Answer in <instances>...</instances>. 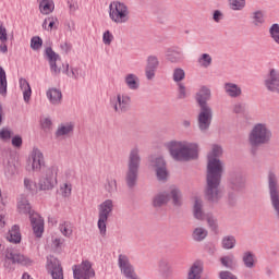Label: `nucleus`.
<instances>
[{"instance_id": "37", "label": "nucleus", "mask_w": 279, "mask_h": 279, "mask_svg": "<svg viewBox=\"0 0 279 279\" xmlns=\"http://www.w3.org/2000/svg\"><path fill=\"white\" fill-rule=\"evenodd\" d=\"M202 264L198 262L194 263L187 272V279H202Z\"/></svg>"}, {"instance_id": "53", "label": "nucleus", "mask_w": 279, "mask_h": 279, "mask_svg": "<svg viewBox=\"0 0 279 279\" xmlns=\"http://www.w3.org/2000/svg\"><path fill=\"white\" fill-rule=\"evenodd\" d=\"M10 138H12V131L8 128H2L0 130V140L10 141Z\"/></svg>"}, {"instance_id": "52", "label": "nucleus", "mask_w": 279, "mask_h": 279, "mask_svg": "<svg viewBox=\"0 0 279 279\" xmlns=\"http://www.w3.org/2000/svg\"><path fill=\"white\" fill-rule=\"evenodd\" d=\"M220 263L221 265H223V267H227V269H230V267H232V264L234 263V256L232 255L223 256L220 258Z\"/></svg>"}, {"instance_id": "3", "label": "nucleus", "mask_w": 279, "mask_h": 279, "mask_svg": "<svg viewBox=\"0 0 279 279\" xmlns=\"http://www.w3.org/2000/svg\"><path fill=\"white\" fill-rule=\"evenodd\" d=\"M166 147L173 160H177L178 162L195 160L199 151V146H197L196 143H189L186 141H171L166 144Z\"/></svg>"}, {"instance_id": "40", "label": "nucleus", "mask_w": 279, "mask_h": 279, "mask_svg": "<svg viewBox=\"0 0 279 279\" xmlns=\"http://www.w3.org/2000/svg\"><path fill=\"white\" fill-rule=\"evenodd\" d=\"M221 245L223 250H234L236 246V238H234V235H226L221 240Z\"/></svg>"}, {"instance_id": "14", "label": "nucleus", "mask_w": 279, "mask_h": 279, "mask_svg": "<svg viewBox=\"0 0 279 279\" xmlns=\"http://www.w3.org/2000/svg\"><path fill=\"white\" fill-rule=\"evenodd\" d=\"M132 102V98L125 94H118L116 98L111 101L114 112L118 114H123L130 110V104Z\"/></svg>"}, {"instance_id": "60", "label": "nucleus", "mask_w": 279, "mask_h": 279, "mask_svg": "<svg viewBox=\"0 0 279 279\" xmlns=\"http://www.w3.org/2000/svg\"><path fill=\"white\" fill-rule=\"evenodd\" d=\"M64 244V239H60V238H56L52 242L53 247H56V250H60V247H62V245Z\"/></svg>"}, {"instance_id": "57", "label": "nucleus", "mask_w": 279, "mask_h": 279, "mask_svg": "<svg viewBox=\"0 0 279 279\" xmlns=\"http://www.w3.org/2000/svg\"><path fill=\"white\" fill-rule=\"evenodd\" d=\"M219 278L220 279H239L236 276H234L232 272L228 270H222L219 272Z\"/></svg>"}, {"instance_id": "15", "label": "nucleus", "mask_w": 279, "mask_h": 279, "mask_svg": "<svg viewBox=\"0 0 279 279\" xmlns=\"http://www.w3.org/2000/svg\"><path fill=\"white\" fill-rule=\"evenodd\" d=\"M2 165L5 178L8 180H12L19 171V167L16 166V158H14L12 155H9L3 159Z\"/></svg>"}, {"instance_id": "34", "label": "nucleus", "mask_w": 279, "mask_h": 279, "mask_svg": "<svg viewBox=\"0 0 279 279\" xmlns=\"http://www.w3.org/2000/svg\"><path fill=\"white\" fill-rule=\"evenodd\" d=\"M81 69L80 66H69V63L62 64V72L68 75V77H71L72 80H80V73Z\"/></svg>"}, {"instance_id": "17", "label": "nucleus", "mask_w": 279, "mask_h": 279, "mask_svg": "<svg viewBox=\"0 0 279 279\" xmlns=\"http://www.w3.org/2000/svg\"><path fill=\"white\" fill-rule=\"evenodd\" d=\"M46 56L49 60L52 75H60V73H62V66L58 65V62H60V54L56 53L53 49L48 47L46 48Z\"/></svg>"}, {"instance_id": "18", "label": "nucleus", "mask_w": 279, "mask_h": 279, "mask_svg": "<svg viewBox=\"0 0 279 279\" xmlns=\"http://www.w3.org/2000/svg\"><path fill=\"white\" fill-rule=\"evenodd\" d=\"M158 66H160V61L156 56H149L146 60L145 66V75L146 80L151 81L156 77V72L158 71Z\"/></svg>"}, {"instance_id": "20", "label": "nucleus", "mask_w": 279, "mask_h": 279, "mask_svg": "<svg viewBox=\"0 0 279 279\" xmlns=\"http://www.w3.org/2000/svg\"><path fill=\"white\" fill-rule=\"evenodd\" d=\"M75 131V123L63 122L60 123L54 132L56 138H69Z\"/></svg>"}, {"instance_id": "36", "label": "nucleus", "mask_w": 279, "mask_h": 279, "mask_svg": "<svg viewBox=\"0 0 279 279\" xmlns=\"http://www.w3.org/2000/svg\"><path fill=\"white\" fill-rule=\"evenodd\" d=\"M0 95L1 97L8 96V75L3 66H0Z\"/></svg>"}, {"instance_id": "61", "label": "nucleus", "mask_w": 279, "mask_h": 279, "mask_svg": "<svg viewBox=\"0 0 279 279\" xmlns=\"http://www.w3.org/2000/svg\"><path fill=\"white\" fill-rule=\"evenodd\" d=\"M215 23H219V21H221V19H223V14L221 13V11L216 10L214 12V16H213Z\"/></svg>"}, {"instance_id": "45", "label": "nucleus", "mask_w": 279, "mask_h": 279, "mask_svg": "<svg viewBox=\"0 0 279 279\" xmlns=\"http://www.w3.org/2000/svg\"><path fill=\"white\" fill-rule=\"evenodd\" d=\"M198 64L201 66H203V69H208V66H210V64H213V57H210V54H208V53H203L198 58Z\"/></svg>"}, {"instance_id": "32", "label": "nucleus", "mask_w": 279, "mask_h": 279, "mask_svg": "<svg viewBox=\"0 0 279 279\" xmlns=\"http://www.w3.org/2000/svg\"><path fill=\"white\" fill-rule=\"evenodd\" d=\"M20 88L23 92L24 101L29 104V99H32V86H29V82L25 78H20Z\"/></svg>"}, {"instance_id": "47", "label": "nucleus", "mask_w": 279, "mask_h": 279, "mask_svg": "<svg viewBox=\"0 0 279 279\" xmlns=\"http://www.w3.org/2000/svg\"><path fill=\"white\" fill-rule=\"evenodd\" d=\"M73 191V186L71 185V183H63L60 186V192L62 197H71V192Z\"/></svg>"}, {"instance_id": "24", "label": "nucleus", "mask_w": 279, "mask_h": 279, "mask_svg": "<svg viewBox=\"0 0 279 279\" xmlns=\"http://www.w3.org/2000/svg\"><path fill=\"white\" fill-rule=\"evenodd\" d=\"M193 215L198 221H204L206 219V214H204V202L199 197L194 198Z\"/></svg>"}, {"instance_id": "21", "label": "nucleus", "mask_w": 279, "mask_h": 279, "mask_svg": "<svg viewBox=\"0 0 279 279\" xmlns=\"http://www.w3.org/2000/svg\"><path fill=\"white\" fill-rule=\"evenodd\" d=\"M31 160L33 171H40V169L45 167V156L43 155V151H40V149L38 148H33V151L31 154Z\"/></svg>"}, {"instance_id": "30", "label": "nucleus", "mask_w": 279, "mask_h": 279, "mask_svg": "<svg viewBox=\"0 0 279 279\" xmlns=\"http://www.w3.org/2000/svg\"><path fill=\"white\" fill-rule=\"evenodd\" d=\"M39 3V12L40 14L48 15L56 10V4L53 0H37Z\"/></svg>"}, {"instance_id": "16", "label": "nucleus", "mask_w": 279, "mask_h": 279, "mask_svg": "<svg viewBox=\"0 0 279 279\" xmlns=\"http://www.w3.org/2000/svg\"><path fill=\"white\" fill-rule=\"evenodd\" d=\"M154 167H155L157 180L159 182H167L169 178V170L167 169V161H165V158L157 157L154 160Z\"/></svg>"}, {"instance_id": "43", "label": "nucleus", "mask_w": 279, "mask_h": 279, "mask_svg": "<svg viewBox=\"0 0 279 279\" xmlns=\"http://www.w3.org/2000/svg\"><path fill=\"white\" fill-rule=\"evenodd\" d=\"M24 187L26 191H28V193H37L38 191V185L35 183L34 180L29 179V178H24Z\"/></svg>"}, {"instance_id": "62", "label": "nucleus", "mask_w": 279, "mask_h": 279, "mask_svg": "<svg viewBox=\"0 0 279 279\" xmlns=\"http://www.w3.org/2000/svg\"><path fill=\"white\" fill-rule=\"evenodd\" d=\"M244 110H245V107H243L242 104H236L233 107V111L235 112V114H241Z\"/></svg>"}, {"instance_id": "35", "label": "nucleus", "mask_w": 279, "mask_h": 279, "mask_svg": "<svg viewBox=\"0 0 279 279\" xmlns=\"http://www.w3.org/2000/svg\"><path fill=\"white\" fill-rule=\"evenodd\" d=\"M169 199L172 198L173 206L180 207L182 206V192L178 187H170Z\"/></svg>"}, {"instance_id": "38", "label": "nucleus", "mask_w": 279, "mask_h": 279, "mask_svg": "<svg viewBox=\"0 0 279 279\" xmlns=\"http://www.w3.org/2000/svg\"><path fill=\"white\" fill-rule=\"evenodd\" d=\"M41 27L46 32H52V29H58V17L56 16L46 17L41 24Z\"/></svg>"}, {"instance_id": "2", "label": "nucleus", "mask_w": 279, "mask_h": 279, "mask_svg": "<svg viewBox=\"0 0 279 279\" xmlns=\"http://www.w3.org/2000/svg\"><path fill=\"white\" fill-rule=\"evenodd\" d=\"M211 97L213 93L207 86H202L195 94V101L199 108L197 123L201 132H208V130H210V124L213 123V108L208 105Z\"/></svg>"}, {"instance_id": "39", "label": "nucleus", "mask_w": 279, "mask_h": 279, "mask_svg": "<svg viewBox=\"0 0 279 279\" xmlns=\"http://www.w3.org/2000/svg\"><path fill=\"white\" fill-rule=\"evenodd\" d=\"M251 21L252 25L255 27H263V24L265 23V14H263L262 11H255L252 13Z\"/></svg>"}, {"instance_id": "12", "label": "nucleus", "mask_w": 279, "mask_h": 279, "mask_svg": "<svg viewBox=\"0 0 279 279\" xmlns=\"http://www.w3.org/2000/svg\"><path fill=\"white\" fill-rule=\"evenodd\" d=\"M118 267L125 278L138 279V276H136V270L134 269V265H132V262H130V257H128V255L120 254L118 256Z\"/></svg>"}, {"instance_id": "7", "label": "nucleus", "mask_w": 279, "mask_h": 279, "mask_svg": "<svg viewBox=\"0 0 279 279\" xmlns=\"http://www.w3.org/2000/svg\"><path fill=\"white\" fill-rule=\"evenodd\" d=\"M114 210V202L112 199H106L100 205H98V230L102 236H106L108 230V218L112 215Z\"/></svg>"}, {"instance_id": "29", "label": "nucleus", "mask_w": 279, "mask_h": 279, "mask_svg": "<svg viewBox=\"0 0 279 279\" xmlns=\"http://www.w3.org/2000/svg\"><path fill=\"white\" fill-rule=\"evenodd\" d=\"M192 239L195 243H202V241H206L208 239V229L204 227H196L192 231Z\"/></svg>"}, {"instance_id": "41", "label": "nucleus", "mask_w": 279, "mask_h": 279, "mask_svg": "<svg viewBox=\"0 0 279 279\" xmlns=\"http://www.w3.org/2000/svg\"><path fill=\"white\" fill-rule=\"evenodd\" d=\"M59 230L61 234H63V236H66L68 239L73 235V225L71 222L65 221L59 225Z\"/></svg>"}, {"instance_id": "56", "label": "nucleus", "mask_w": 279, "mask_h": 279, "mask_svg": "<svg viewBox=\"0 0 279 279\" xmlns=\"http://www.w3.org/2000/svg\"><path fill=\"white\" fill-rule=\"evenodd\" d=\"M159 269L162 274H169L171 271V264H169L166 259L159 262Z\"/></svg>"}, {"instance_id": "11", "label": "nucleus", "mask_w": 279, "mask_h": 279, "mask_svg": "<svg viewBox=\"0 0 279 279\" xmlns=\"http://www.w3.org/2000/svg\"><path fill=\"white\" fill-rule=\"evenodd\" d=\"M75 279H90L95 278V269L89 260H83L78 265L72 267Z\"/></svg>"}, {"instance_id": "64", "label": "nucleus", "mask_w": 279, "mask_h": 279, "mask_svg": "<svg viewBox=\"0 0 279 279\" xmlns=\"http://www.w3.org/2000/svg\"><path fill=\"white\" fill-rule=\"evenodd\" d=\"M0 51L1 53H8V45L5 43L1 41Z\"/></svg>"}, {"instance_id": "22", "label": "nucleus", "mask_w": 279, "mask_h": 279, "mask_svg": "<svg viewBox=\"0 0 279 279\" xmlns=\"http://www.w3.org/2000/svg\"><path fill=\"white\" fill-rule=\"evenodd\" d=\"M154 208H162L169 204V192L162 191L158 192L151 199Z\"/></svg>"}, {"instance_id": "49", "label": "nucleus", "mask_w": 279, "mask_h": 279, "mask_svg": "<svg viewBox=\"0 0 279 279\" xmlns=\"http://www.w3.org/2000/svg\"><path fill=\"white\" fill-rule=\"evenodd\" d=\"M40 47H43V38L35 36L31 39V48L34 51H38V49H40Z\"/></svg>"}, {"instance_id": "23", "label": "nucleus", "mask_w": 279, "mask_h": 279, "mask_svg": "<svg viewBox=\"0 0 279 279\" xmlns=\"http://www.w3.org/2000/svg\"><path fill=\"white\" fill-rule=\"evenodd\" d=\"M223 89L226 95L232 99H236L243 95V89H241V86L235 83H225Z\"/></svg>"}, {"instance_id": "54", "label": "nucleus", "mask_w": 279, "mask_h": 279, "mask_svg": "<svg viewBox=\"0 0 279 279\" xmlns=\"http://www.w3.org/2000/svg\"><path fill=\"white\" fill-rule=\"evenodd\" d=\"M178 99H186L189 97V94H186V86L183 85V83L178 84Z\"/></svg>"}, {"instance_id": "42", "label": "nucleus", "mask_w": 279, "mask_h": 279, "mask_svg": "<svg viewBox=\"0 0 279 279\" xmlns=\"http://www.w3.org/2000/svg\"><path fill=\"white\" fill-rule=\"evenodd\" d=\"M205 219L211 232H217V230H219V223L217 221V218L213 216V214H207L205 216Z\"/></svg>"}, {"instance_id": "48", "label": "nucleus", "mask_w": 279, "mask_h": 279, "mask_svg": "<svg viewBox=\"0 0 279 279\" xmlns=\"http://www.w3.org/2000/svg\"><path fill=\"white\" fill-rule=\"evenodd\" d=\"M231 10H243L245 8V0H229Z\"/></svg>"}, {"instance_id": "46", "label": "nucleus", "mask_w": 279, "mask_h": 279, "mask_svg": "<svg viewBox=\"0 0 279 279\" xmlns=\"http://www.w3.org/2000/svg\"><path fill=\"white\" fill-rule=\"evenodd\" d=\"M269 35L270 38L276 43V45H279V25L272 24L269 28Z\"/></svg>"}, {"instance_id": "44", "label": "nucleus", "mask_w": 279, "mask_h": 279, "mask_svg": "<svg viewBox=\"0 0 279 279\" xmlns=\"http://www.w3.org/2000/svg\"><path fill=\"white\" fill-rule=\"evenodd\" d=\"M184 77H186V73L184 72L183 69L177 68L173 70V74H172L173 82H175L177 84H182L181 82L184 80Z\"/></svg>"}, {"instance_id": "1", "label": "nucleus", "mask_w": 279, "mask_h": 279, "mask_svg": "<svg viewBox=\"0 0 279 279\" xmlns=\"http://www.w3.org/2000/svg\"><path fill=\"white\" fill-rule=\"evenodd\" d=\"M222 154L223 149L215 145L208 155L206 197L211 204H217L223 197V191L220 187L223 175V162L218 159Z\"/></svg>"}, {"instance_id": "63", "label": "nucleus", "mask_w": 279, "mask_h": 279, "mask_svg": "<svg viewBox=\"0 0 279 279\" xmlns=\"http://www.w3.org/2000/svg\"><path fill=\"white\" fill-rule=\"evenodd\" d=\"M7 205H8V197H3L1 195V190H0V210H3Z\"/></svg>"}, {"instance_id": "51", "label": "nucleus", "mask_w": 279, "mask_h": 279, "mask_svg": "<svg viewBox=\"0 0 279 279\" xmlns=\"http://www.w3.org/2000/svg\"><path fill=\"white\" fill-rule=\"evenodd\" d=\"M112 40H114V35H112L110 31H106L102 35L104 45H107L108 47H110V45H112Z\"/></svg>"}, {"instance_id": "5", "label": "nucleus", "mask_w": 279, "mask_h": 279, "mask_svg": "<svg viewBox=\"0 0 279 279\" xmlns=\"http://www.w3.org/2000/svg\"><path fill=\"white\" fill-rule=\"evenodd\" d=\"M271 136V129L267 124L256 123L248 133V145L252 154H256L258 147L269 145Z\"/></svg>"}, {"instance_id": "59", "label": "nucleus", "mask_w": 279, "mask_h": 279, "mask_svg": "<svg viewBox=\"0 0 279 279\" xmlns=\"http://www.w3.org/2000/svg\"><path fill=\"white\" fill-rule=\"evenodd\" d=\"M13 147L21 148L23 146V137L15 135L11 141Z\"/></svg>"}, {"instance_id": "26", "label": "nucleus", "mask_w": 279, "mask_h": 279, "mask_svg": "<svg viewBox=\"0 0 279 279\" xmlns=\"http://www.w3.org/2000/svg\"><path fill=\"white\" fill-rule=\"evenodd\" d=\"M257 262L256 255L252 251H245L242 254V263L246 269H254Z\"/></svg>"}, {"instance_id": "19", "label": "nucleus", "mask_w": 279, "mask_h": 279, "mask_svg": "<svg viewBox=\"0 0 279 279\" xmlns=\"http://www.w3.org/2000/svg\"><path fill=\"white\" fill-rule=\"evenodd\" d=\"M5 258H8V260H11L14 265H22L23 267H31V265H34V260L16 252H8Z\"/></svg>"}, {"instance_id": "4", "label": "nucleus", "mask_w": 279, "mask_h": 279, "mask_svg": "<svg viewBox=\"0 0 279 279\" xmlns=\"http://www.w3.org/2000/svg\"><path fill=\"white\" fill-rule=\"evenodd\" d=\"M17 211L21 215H29L33 232L37 239H40V236H43V232H45V219H43L38 213L32 210V205L29 204L27 196L21 195L17 198Z\"/></svg>"}, {"instance_id": "8", "label": "nucleus", "mask_w": 279, "mask_h": 279, "mask_svg": "<svg viewBox=\"0 0 279 279\" xmlns=\"http://www.w3.org/2000/svg\"><path fill=\"white\" fill-rule=\"evenodd\" d=\"M109 19L118 25L130 21V8L121 1H113L109 5Z\"/></svg>"}, {"instance_id": "27", "label": "nucleus", "mask_w": 279, "mask_h": 279, "mask_svg": "<svg viewBox=\"0 0 279 279\" xmlns=\"http://www.w3.org/2000/svg\"><path fill=\"white\" fill-rule=\"evenodd\" d=\"M52 106H60L62 104V92L58 88H49L46 93Z\"/></svg>"}, {"instance_id": "13", "label": "nucleus", "mask_w": 279, "mask_h": 279, "mask_svg": "<svg viewBox=\"0 0 279 279\" xmlns=\"http://www.w3.org/2000/svg\"><path fill=\"white\" fill-rule=\"evenodd\" d=\"M46 269L51 275L52 279H64V271L62 270V265L60 259L53 255L47 257Z\"/></svg>"}, {"instance_id": "10", "label": "nucleus", "mask_w": 279, "mask_h": 279, "mask_svg": "<svg viewBox=\"0 0 279 279\" xmlns=\"http://www.w3.org/2000/svg\"><path fill=\"white\" fill-rule=\"evenodd\" d=\"M58 167L52 166L46 169L45 173L39 180L40 191H51L57 182Z\"/></svg>"}, {"instance_id": "50", "label": "nucleus", "mask_w": 279, "mask_h": 279, "mask_svg": "<svg viewBox=\"0 0 279 279\" xmlns=\"http://www.w3.org/2000/svg\"><path fill=\"white\" fill-rule=\"evenodd\" d=\"M107 193H116L117 191V180L111 179L107 180V184L105 185Z\"/></svg>"}, {"instance_id": "58", "label": "nucleus", "mask_w": 279, "mask_h": 279, "mask_svg": "<svg viewBox=\"0 0 279 279\" xmlns=\"http://www.w3.org/2000/svg\"><path fill=\"white\" fill-rule=\"evenodd\" d=\"M0 40L1 43H8V31L3 27L2 23H0Z\"/></svg>"}, {"instance_id": "9", "label": "nucleus", "mask_w": 279, "mask_h": 279, "mask_svg": "<svg viewBox=\"0 0 279 279\" xmlns=\"http://www.w3.org/2000/svg\"><path fill=\"white\" fill-rule=\"evenodd\" d=\"M268 191L272 207L279 217V185L278 177L274 172L268 173Z\"/></svg>"}, {"instance_id": "25", "label": "nucleus", "mask_w": 279, "mask_h": 279, "mask_svg": "<svg viewBox=\"0 0 279 279\" xmlns=\"http://www.w3.org/2000/svg\"><path fill=\"white\" fill-rule=\"evenodd\" d=\"M231 189L238 193L245 189V177L241 173H235L231 177Z\"/></svg>"}, {"instance_id": "28", "label": "nucleus", "mask_w": 279, "mask_h": 279, "mask_svg": "<svg viewBox=\"0 0 279 279\" xmlns=\"http://www.w3.org/2000/svg\"><path fill=\"white\" fill-rule=\"evenodd\" d=\"M184 59V54L182 53V50L170 48L167 51V60L168 62H171L172 64H178V62H182Z\"/></svg>"}, {"instance_id": "33", "label": "nucleus", "mask_w": 279, "mask_h": 279, "mask_svg": "<svg viewBox=\"0 0 279 279\" xmlns=\"http://www.w3.org/2000/svg\"><path fill=\"white\" fill-rule=\"evenodd\" d=\"M7 240L10 243H21V228L14 225L7 234Z\"/></svg>"}, {"instance_id": "55", "label": "nucleus", "mask_w": 279, "mask_h": 279, "mask_svg": "<svg viewBox=\"0 0 279 279\" xmlns=\"http://www.w3.org/2000/svg\"><path fill=\"white\" fill-rule=\"evenodd\" d=\"M40 125L44 132H49V130H51V125H53V123L51 122V119L49 118H44L40 121Z\"/></svg>"}, {"instance_id": "31", "label": "nucleus", "mask_w": 279, "mask_h": 279, "mask_svg": "<svg viewBox=\"0 0 279 279\" xmlns=\"http://www.w3.org/2000/svg\"><path fill=\"white\" fill-rule=\"evenodd\" d=\"M124 83L126 84L130 90H138L141 86V81L136 74H126L124 77Z\"/></svg>"}, {"instance_id": "6", "label": "nucleus", "mask_w": 279, "mask_h": 279, "mask_svg": "<svg viewBox=\"0 0 279 279\" xmlns=\"http://www.w3.org/2000/svg\"><path fill=\"white\" fill-rule=\"evenodd\" d=\"M141 168V149L134 147L131 149L125 171V183L129 189H134L136 186V181L138 180V169Z\"/></svg>"}]
</instances>
